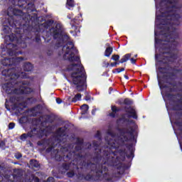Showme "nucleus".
I'll return each mask as SVG.
<instances>
[{
	"label": "nucleus",
	"instance_id": "obj_1",
	"mask_svg": "<svg viewBox=\"0 0 182 182\" xmlns=\"http://www.w3.org/2000/svg\"><path fill=\"white\" fill-rule=\"evenodd\" d=\"M62 50L60 55H63L64 59L72 62L67 68V70L71 73L72 82L76 86L78 92H82L86 89V75L79 57L76 55L77 50L73 46V42L68 41L63 47Z\"/></svg>",
	"mask_w": 182,
	"mask_h": 182
},
{
	"label": "nucleus",
	"instance_id": "obj_2",
	"mask_svg": "<svg viewBox=\"0 0 182 182\" xmlns=\"http://www.w3.org/2000/svg\"><path fill=\"white\" fill-rule=\"evenodd\" d=\"M156 2V18L155 21V25L156 28H161L163 29L162 32L164 33V41L165 42H174L177 34L176 33V26L173 25V20L171 21L170 19H173L174 18V15H171L170 13H164L163 5H170V4H173V2H176V0H168L167 2L161 1L160 4L157 2V0H155Z\"/></svg>",
	"mask_w": 182,
	"mask_h": 182
},
{
	"label": "nucleus",
	"instance_id": "obj_3",
	"mask_svg": "<svg viewBox=\"0 0 182 182\" xmlns=\"http://www.w3.org/2000/svg\"><path fill=\"white\" fill-rule=\"evenodd\" d=\"M55 28L56 29L54 31V38L55 39L59 38L60 42H66V41H69V36L62 34L60 24H57Z\"/></svg>",
	"mask_w": 182,
	"mask_h": 182
},
{
	"label": "nucleus",
	"instance_id": "obj_4",
	"mask_svg": "<svg viewBox=\"0 0 182 182\" xmlns=\"http://www.w3.org/2000/svg\"><path fill=\"white\" fill-rule=\"evenodd\" d=\"M12 72H15V70H8L7 74H6V70H4V71H2V75H4V76L9 75V77H10L11 80L18 79V77H26L25 76L24 73H21L20 74H16V73L14 74V73H12Z\"/></svg>",
	"mask_w": 182,
	"mask_h": 182
},
{
	"label": "nucleus",
	"instance_id": "obj_5",
	"mask_svg": "<svg viewBox=\"0 0 182 182\" xmlns=\"http://www.w3.org/2000/svg\"><path fill=\"white\" fill-rule=\"evenodd\" d=\"M137 136V131L129 128L125 133L124 139L121 137L122 141H126V140H130V139H134Z\"/></svg>",
	"mask_w": 182,
	"mask_h": 182
},
{
	"label": "nucleus",
	"instance_id": "obj_6",
	"mask_svg": "<svg viewBox=\"0 0 182 182\" xmlns=\"http://www.w3.org/2000/svg\"><path fill=\"white\" fill-rule=\"evenodd\" d=\"M21 60H23L22 58H16L13 57L12 58H5L1 61L2 65L4 66H9L11 65H15L18 63V62H21Z\"/></svg>",
	"mask_w": 182,
	"mask_h": 182
},
{
	"label": "nucleus",
	"instance_id": "obj_7",
	"mask_svg": "<svg viewBox=\"0 0 182 182\" xmlns=\"http://www.w3.org/2000/svg\"><path fill=\"white\" fill-rule=\"evenodd\" d=\"M9 47L11 48V49L9 50V54L10 56H16V55L18 54V52H16V50H18V47L16 45L14 44H9Z\"/></svg>",
	"mask_w": 182,
	"mask_h": 182
},
{
	"label": "nucleus",
	"instance_id": "obj_8",
	"mask_svg": "<svg viewBox=\"0 0 182 182\" xmlns=\"http://www.w3.org/2000/svg\"><path fill=\"white\" fill-rule=\"evenodd\" d=\"M31 92H32V89L30 88V87H26L25 85L21 86L18 90L16 89V93L28 94V93H31Z\"/></svg>",
	"mask_w": 182,
	"mask_h": 182
},
{
	"label": "nucleus",
	"instance_id": "obj_9",
	"mask_svg": "<svg viewBox=\"0 0 182 182\" xmlns=\"http://www.w3.org/2000/svg\"><path fill=\"white\" fill-rule=\"evenodd\" d=\"M33 134H38V132H36V129H35L31 130V132L28 134H23L21 136V139L25 140V139H26L27 137H32V136H33Z\"/></svg>",
	"mask_w": 182,
	"mask_h": 182
},
{
	"label": "nucleus",
	"instance_id": "obj_10",
	"mask_svg": "<svg viewBox=\"0 0 182 182\" xmlns=\"http://www.w3.org/2000/svg\"><path fill=\"white\" fill-rule=\"evenodd\" d=\"M127 112L129 117H133V119H137V115H136V110H134L133 108H129Z\"/></svg>",
	"mask_w": 182,
	"mask_h": 182
},
{
	"label": "nucleus",
	"instance_id": "obj_11",
	"mask_svg": "<svg viewBox=\"0 0 182 182\" xmlns=\"http://www.w3.org/2000/svg\"><path fill=\"white\" fill-rule=\"evenodd\" d=\"M130 58H132V54L130 53L126 54L121 59L120 63H124L125 62H127L129 59H130Z\"/></svg>",
	"mask_w": 182,
	"mask_h": 182
},
{
	"label": "nucleus",
	"instance_id": "obj_12",
	"mask_svg": "<svg viewBox=\"0 0 182 182\" xmlns=\"http://www.w3.org/2000/svg\"><path fill=\"white\" fill-rule=\"evenodd\" d=\"M33 66L32 64H31L30 63H27L26 64H24L23 66V69L26 72H31V70H32L33 69Z\"/></svg>",
	"mask_w": 182,
	"mask_h": 182
},
{
	"label": "nucleus",
	"instance_id": "obj_13",
	"mask_svg": "<svg viewBox=\"0 0 182 182\" xmlns=\"http://www.w3.org/2000/svg\"><path fill=\"white\" fill-rule=\"evenodd\" d=\"M81 114H86V113H87V110H89V105H83L81 107Z\"/></svg>",
	"mask_w": 182,
	"mask_h": 182
},
{
	"label": "nucleus",
	"instance_id": "obj_14",
	"mask_svg": "<svg viewBox=\"0 0 182 182\" xmlns=\"http://www.w3.org/2000/svg\"><path fill=\"white\" fill-rule=\"evenodd\" d=\"M112 52H113V48L108 47L105 50V55L107 56V58H109V56H110V55H112Z\"/></svg>",
	"mask_w": 182,
	"mask_h": 182
},
{
	"label": "nucleus",
	"instance_id": "obj_15",
	"mask_svg": "<svg viewBox=\"0 0 182 182\" xmlns=\"http://www.w3.org/2000/svg\"><path fill=\"white\" fill-rule=\"evenodd\" d=\"M30 163L33 167H36V168H38L39 167V162L35 159H32L30 161Z\"/></svg>",
	"mask_w": 182,
	"mask_h": 182
},
{
	"label": "nucleus",
	"instance_id": "obj_16",
	"mask_svg": "<svg viewBox=\"0 0 182 182\" xmlns=\"http://www.w3.org/2000/svg\"><path fill=\"white\" fill-rule=\"evenodd\" d=\"M4 87H7L6 89V92H7V93H12V90L11 87H12V85H11V84L7 83L6 85H4Z\"/></svg>",
	"mask_w": 182,
	"mask_h": 182
},
{
	"label": "nucleus",
	"instance_id": "obj_17",
	"mask_svg": "<svg viewBox=\"0 0 182 182\" xmlns=\"http://www.w3.org/2000/svg\"><path fill=\"white\" fill-rule=\"evenodd\" d=\"M108 144L111 146V147H116V143L117 141H113V139H111V140H108V139H106Z\"/></svg>",
	"mask_w": 182,
	"mask_h": 182
},
{
	"label": "nucleus",
	"instance_id": "obj_18",
	"mask_svg": "<svg viewBox=\"0 0 182 182\" xmlns=\"http://www.w3.org/2000/svg\"><path fill=\"white\" fill-rule=\"evenodd\" d=\"M67 6L73 8V6H75V3L72 0H67Z\"/></svg>",
	"mask_w": 182,
	"mask_h": 182
},
{
	"label": "nucleus",
	"instance_id": "obj_19",
	"mask_svg": "<svg viewBox=\"0 0 182 182\" xmlns=\"http://www.w3.org/2000/svg\"><path fill=\"white\" fill-rule=\"evenodd\" d=\"M112 113H111L109 114V116H111V117H114V113H116V112H117V108H116V107L112 106Z\"/></svg>",
	"mask_w": 182,
	"mask_h": 182
},
{
	"label": "nucleus",
	"instance_id": "obj_20",
	"mask_svg": "<svg viewBox=\"0 0 182 182\" xmlns=\"http://www.w3.org/2000/svg\"><path fill=\"white\" fill-rule=\"evenodd\" d=\"M81 97H82V95L77 94L73 98V102H77V100H80Z\"/></svg>",
	"mask_w": 182,
	"mask_h": 182
},
{
	"label": "nucleus",
	"instance_id": "obj_21",
	"mask_svg": "<svg viewBox=\"0 0 182 182\" xmlns=\"http://www.w3.org/2000/svg\"><path fill=\"white\" fill-rule=\"evenodd\" d=\"M112 60L117 61L119 59H120V56H119V55H114L112 56Z\"/></svg>",
	"mask_w": 182,
	"mask_h": 182
},
{
	"label": "nucleus",
	"instance_id": "obj_22",
	"mask_svg": "<svg viewBox=\"0 0 182 182\" xmlns=\"http://www.w3.org/2000/svg\"><path fill=\"white\" fill-rule=\"evenodd\" d=\"M108 134L110 136V137H112V139H114V134H113V132L112 130L108 131Z\"/></svg>",
	"mask_w": 182,
	"mask_h": 182
},
{
	"label": "nucleus",
	"instance_id": "obj_23",
	"mask_svg": "<svg viewBox=\"0 0 182 182\" xmlns=\"http://www.w3.org/2000/svg\"><path fill=\"white\" fill-rule=\"evenodd\" d=\"M14 127H15V124L14 122H11L9 124V129H14Z\"/></svg>",
	"mask_w": 182,
	"mask_h": 182
},
{
	"label": "nucleus",
	"instance_id": "obj_24",
	"mask_svg": "<svg viewBox=\"0 0 182 182\" xmlns=\"http://www.w3.org/2000/svg\"><path fill=\"white\" fill-rule=\"evenodd\" d=\"M124 103L125 105H130V103H132V102L129 99H125L124 101Z\"/></svg>",
	"mask_w": 182,
	"mask_h": 182
},
{
	"label": "nucleus",
	"instance_id": "obj_25",
	"mask_svg": "<svg viewBox=\"0 0 182 182\" xmlns=\"http://www.w3.org/2000/svg\"><path fill=\"white\" fill-rule=\"evenodd\" d=\"M16 159H21L22 157V154L18 153L15 155Z\"/></svg>",
	"mask_w": 182,
	"mask_h": 182
},
{
	"label": "nucleus",
	"instance_id": "obj_26",
	"mask_svg": "<svg viewBox=\"0 0 182 182\" xmlns=\"http://www.w3.org/2000/svg\"><path fill=\"white\" fill-rule=\"evenodd\" d=\"M117 65H119V63H112L110 64V66L112 68H114V67L117 66Z\"/></svg>",
	"mask_w": 182,
	"mask_h": 182
},
{
	"label": "nucleus",
	"instance_id": "obj_27",
	"mask_svg": "<svg viewBox=\"0 0 182 182\" xmlns=\"http://www.w3.org/2000/svg\"><path fill=\"white\" fill-rule=\"evenodd\" d=\"M12 36H9V38H10V40L11 41V42H15V41H16V38L14 37V38H12Z\"/></svg>",
	"mask_w": 182,
	"mask_h": 182
},
{
	"label": "nucleus",
	"instance_id": "obj_28",
	"mask_svg": "<svg viewBox=\"0 0 182 182\" xmlns=\"http://www.w3.org/2000/svg\"><path fill=\"white\" fill-rule=\"evenodd\" d=\"M56 102L58 105H60V103H62V100H60V98H57Z\"/></svg>",
	"mask_w": 182,
	"mask_h": 182
},
{
	"label": "nucleus",
	"instance_id": "obj_29",
	"mask_svg": "<svg viewBox=\"0 0 182 182\" xmlns=\"http://www.w3.org/2000/svg\"><path fill=\"white\" fill-rule=\"evenodd\" d=\"M158 82H159V86L161 89L163 87V85H161V82H160V79L158 78Z\"/></svg>",
	"mask_w": 182,
	"mask_h": 182
},
{
	"label": "nucleus",
	"instance_id": "obj_30",
	"mask_svg": "<svg viewBox=\"0 0 182 182\" xmlns=\"http://www.w3.org/2000/svg\"><path fill=\"white\" fill-rule=\"evenodd\" d=\"M123 71H124V68H121V69L118 68L117 69L118 73H120V72H123Z\"/></svg>",
	"mask_w": 182,
	"mask_h": 182
},
{
	"label": "nucleus",
	"instance_id": "obj_31",
	"mask_svg": "<svg viewBox=\"0 0 182 182\" xmlns=\"http://www.w3.org/2000/svg\"><path fill=\"white\" fill-rule=\"evenodd\" d=\"M130 61L133 64L136 63V59H134V58H131Z\"/></svg>",
	"mask_w": 182,
	"mask_h": 182
},
{
	"label": "nucleus",
	"instance_id": "obj_32",
	"mask_svg": "<svg viewBox=\"0 0 182 182\" xmlns=\"http://www.w3.org/2000/svg\"><path fill=\"white\" fill-rule=\"evenodd\" d=\"M159 41H157V37H155V45H157Z\"/></svg>",
	"mask_w": 182,
	"mask_h": 182
},
{
	"label": "nucleus",
	"instance_id": "obj_33",
	"mask_svg": "<svg viewBox=\"0 0 182 182\" xmlns=\"http://www.w3.org/2000/svg\"><path fill=\"white\" fill-rule=\"evenodd\" d=\"M155 58H156V60H157V62H159V55H156Z\"/></svg>",
	"mask_w": 182,
	"mask_h": 182
},
{
	"label": "nucleus",
	"instance_id": "obj_34",
	"mask_svg": "<svg viewBox=\"0 0 182 182\" xmlns=\"http://www.w3.org/2000/svg\"><path fill=\"white\" fill-rule=\"evenodd\" d=\"M75 32H76V33H77V32H78V33L80 32V30H79V28H76V29H75Z\"/></svg>",
	"mask_w": 182,
	"mask_h": 182
},
{
	"label": "nucleus",
	"instance_id": "obj_35",
	"mask_svg": "<svg viewBox=\"0 0 182 182\" xmlns=\"http://www.w3.org/2000/svg\"><path fill=\"white\" fill-rule=\"evenodd\" d=\"M95 112H96V109H92V114H95Z\"/></svg>",
	"mask_w": 182,
	"mask_h": 182
},
{
	"label": "nucleus",
	"instance_id": "obj_36",
	"mask_svg": "<svg viewBox=\"0 0 182 182\" xmlns=\"http://www.w3.org/2000/svg\"><path fill=\"white\" fill-rule=\"evenodd\" d=\"M109 66H110V64H109V63H107L106 67H107V68H109Z\"/></svg>",
	"mask_w": 182,
	"mask_h": 182
},
{
	"label": "nucleus",
	"instance_id": "obj_37",
	"mask_svg": "<svg viewBox=\"0 0 182 182\" xmlns=\"http://www.w3.org/2000/svg\"><path fill=\"white\" fill-rule=\"evenodd\" d=\"M125 79L129 80V77L127 75H124Z\"/></svg>",
	"mask_w": 182,
	"mask_h": 182
},
{
	"label": "nucleus",
	"instance_id": "obj_38",
	"mask_svg": "<svg viewBox=\"0 0 182 182\" xmlns=\"http://www.w3.org/2000/svg\"><path fill=\"white\" fill-rule=\"evenodd\" d=\"M53 180V178H49L48 181Z\"/></svg>",
	"mask_w": 182,
	"mask_h": 182
},
{
	"label": "nucleus",
	"instance_id": "obj_39",
	"mask_svg": "<svg viewBox=\"0 0 182 182\" xmlns=\"http://www.w3.org/2000/svg\"><path fill=\"white\" fill-rule=\"evenodd\" d=\"M155 36H157V32L155 31Z\"/></svg>",
	"mask_w": 182,
	"mask_h": 182
},
{
	"label": "nucleus",
	"instance_id": "obj_40",
	"mask_svg": "<svg viewBox=\"0 0 182 182\" xmlns=\"http://www.w3.org/2000/svg\"><path fill=\"white\" fill-rule=\"evenodd\" d=\"M156 68H159V64L158 63H156Z\"/></svg>",
	"mask_w": 182,
	"mask_h": 182
},
{
	"label": "nucleus",
	"instance_id": "obj_41",
	"mask_svg": "<svg viewBox=\"0 0 182 182\" xmlns=\"http://www.w3.org/2000/svg\"><path fill=\"white\" fill-rule=\"evenodd\" d=\"M37 181H39V178H36Z\"/></svg>",
	"mask_w": 182,
	"mask_h": 182
},
{
	"label": "nucleus",
	"instance_id": "obj_42",
	"mask_svg": "<svg viewBox=\"0 0 182 182\" xmlns=\"http://www.w3.org/2000/svg\"><path fill=\"white\" fill-rule=\"evenodd\" d=\"M18 45H19V41L17 42Z\"/></svg>",
	"mask_w": 182,
	"mask_h": 182
},
{
	"label": "nucleus",
	"instance_id": "obj_43",
	"mask_svg": "<svg viewBox=\"0 0 182 182\" xmlns=\"http://www.w3.org/2000/svg\"><path fill=\"white\" fill-rule=\"evenodd\" d=\"M135 58H137V55H135Z\"/></svg>",
	"mask_w": 182,
	"mask_h": 182
},
{
	"label": "nucleus",
	"instance_id": "obj_44",
	"mask_svg": "<svg viewBox=\"0 0 182 182\" xmlns=\"http://www.w3.org/2000/svg\"><path fill=\"white\" fill-rule=\"evenodd\" d=\"M180 146H181V147H182V145H181V144H180Z\"/></svg>",
	"mask_w": 182,
	"mask_h": 182
},
{
	"label": "nucleus",
	"instance_id": "obj_45",
	"mask_svg": "<svg viewBox=\"0 0 182 182\" xmlns=\"http://www.w3.org/2000/svg\"><path fill=\"white\" fill-rule=\"evenodd\" d=\"M51 147L53 148L54 146L53 145H51Z\"/></svg>",
	"mask_w": 182,
	"mask_h": 182
}]
</instances>
